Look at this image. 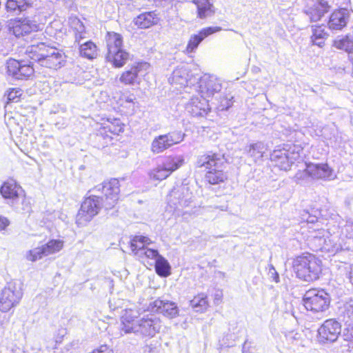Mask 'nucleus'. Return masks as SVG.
Segmentation results:
<instances>
[{
  "instance_id": "obj_1",
  "label": "nucleus",
  "mask_w": 353,
  "mask_h": 353,
  "mask_svg": "<svg viewBox=\"0 0 353 353\" xmlns=\"http://www.w3.org/2000/svg\"><path fill=\"white\" fill-rule=\"evenodd\" d=\"M225 164L226 159L223 154L212 152L201 155L196 163L197 168H204L207 170L205 179L212 185L223 183L227 180L228 176L223 171Z\"/></svg>"
},
{
  "instance_id": "obj_2",
  "label": "nucleus",
  "mask_w": 353,
  "mask_h": 353,
  "mask_svg": "<svg viewBox=\"0 0 353 353\" xmlns=\"http://www.w3.org/2000/svg\"><path fill=\"white\" fill-rule=\"evenodd\" d=\"M26 54L30 59L38 62L40 65L57 70L62 66L63 55L57 49L39 42L29 46Z\"/></svg>"
},
{
  "instance_id": "obj_3",
  "label": "nucleus",
  "mask_w": 353,
  "mask_h": 353,
  "mask_svg": "<svg viewBox=\"0 0 353 353\" xmlns=\"http://www.w3.org/2000/svg\"><path fill=\"white\" fill-rule=\"evenodd\" d=\"M159 319L151 315L137 319L123 318L121 331L125 334L134 333L142 337H153L160 329Z\"/></svg>"
},
{
  "instance_id": "obj_4",
  "label": "nucleus",
  "mask_w": 353,
  "mask_h": 353,
  "mask_svg": "<svg viewBox=\"0 0 353 353\" xmlns=\"http://www.w3.org/2000/svg\"><path fill=\"white\" fill-rule=\"evenodd\" d=\"M293 269L300 279L307 282L316 281L321 272V261L310 254L299 256L293 261Z\"/></svg>"
},
{
  "instance_id": "obj_5",
  "label": "nucleus",
  "mask_w": 353,
  "mask_h": 353,
  "mask_svg": "<svg viewBox=\"0 0 353 353\" xmlns=\"http://www.w3.org/2000/svg\"><path fill=\"white\" fill-rule=\"evenodd\" d=\"M303 301L307 310L324 312L330 307L331 296L323 289H310L305 293Z\"/></svg>"
},
{
  "instance_id": "obj_6",
  "label": "nucleus",
  "mask_w": 353,
  "mask_h": 353,
  "mask_svg": "<svg viewBox=\"0 0 353 353\" xmlns=\"http://www.w3.org/2000/svg\"><path fill=\"white\" fill-rule=\"evenodd\" d=\"M23 296L21 284L12 281L7 283L0 294V310L7 312L17 306Z\"/></svg>"
},
{
  "instance_id": "obj_7",
  "label": "nucleus",
  "mask_w": 353,
  "mask_h": 353,
  "mask_svg": "<svg viewBox=\"0 0 353 353\" xmlns=\"http://www.w3.org/2000/svg\"><path fill=\"white\" fill-rule=\"evenodd\" d=\"M92 191L101 192L105 197V199H103L104 208L106 210H110L116 205L119 199V181L117 179H112L109 181L97 185Z\"/></svg>"
},
{
  "instance_id": "obj_8",
  "label": "nucleus",
  "mask_w": 353,
  "mask_h": 353,
  "mask_svg": "<svg viewBox=\"0 0 353 353\" xmlns=\"http://www.w3.org/2000/svg\"><path fill=\"white\" fill-rule=\"evenodd\" d=\"M341 332V324L335 319L325 320L318 329L317 340L321 344L336 341Z\"/></svg>"
},
{
  "instance_id": "obj_9",
  "label": "nucleus",
  "mask_w": 353,
  "mask_h": 353,
  "mask_svg": "<svg viewBox=\"0 0 353 353\" xmlns=\"http://www.w3.org/2000/svg\"><path fill=\"white\" fill-rule=\"evenodd\" d=\"M104 208L103 197L98 195H90L86 197L81 203L78 213L79 220L90 221Z\"/></svg>"
},
{
  "instance_id": "obj_10",
  "label": "nucleus",
  "mask_w": 353,
  "mask_h": 353,
  "mask_svg": "<svg viewBox=\"0 0 353 353\" xmlns=\"http://www.w3.org/2000/svg\"><path fill=\"white\" fill-rule=\"evenodd\" d=\"M192 192L188 187L179 185L174 188L168 197V205L174 210L187 207L192 202Z\"/></svg>"
},
{
  "instance_id": "obj_11",
  "label": "nucleus",
  "mask_w": 353,
  "mask_h": 353,
  "mask_svg": "<svg viewBox=\"0 0 353 353\" xmlns=\"http://www.w3.org/2000/svg\"><path fill=\"white\" fill-rule=\"evenodd\" d=\"M32 62L10 59L7 61V74L14 79H24L34 74Z\"/></svg>"
},
{
  "instance_id": "obj_12",
  "label": "nucleus",
  "mask_w": 353,
  "mask_h": 353,
  "mask_svg": "<svg viewBox=\"0 0 353 353\" xmlns=\"http://www.w3.org/2000/svg\"><path fill=\"white\" fill-rule=\"evenodd\" d=\"M299 157L298 154H294L285 148H279L274 150L270 154V160L274 163L275 166L281 170L287 171L290 169L294 161Z\"/></svg>"
},
{
  "instance_id": "obj_13",
  "label": "nucleus",
  "mask_w": 353,
  "mask_h": 353,
  "mask_svg": "<svg viewBox=\"0 0 353 353\" xmlns=\"http://www.w3.org/2000/svg\"><path fill=\"white\" fill-rule=\"evenodd\" d=\"M222 89L219 79L212 75L205 74L200 79L199 90L201 96L208 99L219 93Z\"/></svg>"
},
{
  "instance_id": "obj_14",
  "label": "nucleus",
  "mask_w": 353,
  "mask_h": 353,
  "mask_svg": "<svg viewBox=\"0 0 353 353\" xmlns=\"http://www.w3.org/2000/svg\"><path fill=\"white\" fill-rule=\"evenodd\" d=\"M331 6L325 0H316L311 6H306L303 12L310 19V21L316 22L321 19L325 14L330 12Z\"/></svg>"
},
{
  "instance_id": "obj_15",
  "label": "nucleus",
  "mask_w": 353,
  "mask_h": 353,
  "mask_svg": "<svg viewBox=\"0 0 353 353\" xmlns=\"http://www.w3.org/2000/svg\"><path fill=\"white\" fill-rule=\"evenodd\" d=\"M185 110L194 117H203L210 110L209 100L203 96L194 97L187 103Z\"/></svg>"
},
{
  "instance_id": "obj_16",
  "label": "nucleus",
  "mask_w": 353,
  "mask_h": 353,
  "mask_svg": "<svg viewBox=\"0 0 353 353\" xmlns=\"http://www.w3.org/2000/svg\"><path fill=\"white\" fill-rule=\"evenodd\" d=\"M154 312L162 314L163 316L173 319L179 315V308L176 304L168 300L157 299L150 303Z\"/></svg>"
},
{
  "instance_id": "obj_17",
  "label": "nucleus",
  "mask_w": 353,
  "mask_h": 353,
  "mask_svg": "<svg viewBox=\"0 0 353 353\" xmlns=\"http://www.w3.org/2000/svg\"><path fill=\"white\" fill-rule=\"evenodd\" d=\"M21 187L14 180L4 182L0 188V194L4 199L8 201V204H14L19 197Z\"/></svg>"
},
{
  "instance_id": "obj_18",
  "label": "nucleus",
  "mask_w": 353,
  "mask_h": 353,
  "mask_svg": "<svg viewBox=\"0 0 353 353\" xmlns=\"http://www.w3.org/2000/svg\"><path fill=\"white\" fill-rule=\"evenodd\" d=\"M349 15V12L346 9L342 8L334 11L327 23L329 28L334 30H342L347 25Z\"/></svg>"
},
{
  "instance_id": "obj_19",
  "label": "nucleus",
  "mask_w": 353,
  "mask_h": 353,
  "mask_svg": "<svg viewBox=\"0 0 353 353\" xmlns=\"http://www.w3.org/2000/svg\"><path fill=\"white\" fill-rule=\"evenodd\" d=\"M221 30L220 27H208L202 29L199 34L191 36L186 47L187 53L193 52L205 37Z\"/></svg>"
},
{
  "instance_id": "obj_20",
  "label": "nucleus",
  "mask_w": 353,
  "mask_h": 353,
  "mask_svg": "<svg viewBox=\"0 0 353 353\" xmlns=\"http://www.w3.org/2000/svg\"><path fill=\"white\" fill-rule=\"evenodd\" d=\"M144 65L143 63H137L123 72L119 78L120 82L125 85L139 83L141 81V68Z\"/></svg>"
},
{
  "instance_id": "obj_21",
  "label": "nucleus",
  "mask_w": 353,
  "mask_h": 353,
  "mask_svg": "<svg viewBox=\"0 0 353 353\" xmlns=\"http://www.w3.org/2000/svg\"><path fill=\"white\" fill-rule=\"evenodd\" d=\"M37 25L31 20L25 18L19 19L13 26V34L17 37H24L36 31Z\"/></svg>"
},
{
  "instance_id": "obj_22",
  "label": "nucleus",
  "mask_w": 353,
  "mask_h": 353,
  "mask_svg": "<svg viewBox=\"0 0 353 353\" xmlns=\"http://www.w3.org/2000/svg\"><path fill=\"white\" fill-rule=\"evenodd\" d=\"M307 172L316 179H330L332 177V170L327 164L307 165Z\"/></svg>"
},
{
  "instance_id": "obj_23",
  "label": "nucleus",
  "mask_w": 353,
  "mask_h": 353,
  "mask_svg": "<svg viewBox=\"0 0 353 353\" xmlns=\"http://www.w3.org/2000/svg\"><path fill=\"white\" fill-rule=\"evenodd\" d=\"M108 61L112 63L116 68L123 66L128 60L130 59V54L123 48L112 52H108L106 54Z\"/></svg>"
},
{
  "instance_id": "obj_24",
  "label": "nucleus",
  "mask_w": 353,
  "mask_h": 353,
  "mask_svg": "<svg viewBox=\"0 0 353 353\" xmlns=\"http://www.w3.org/2000/svg\"><path fill=\"white\" fill-rule=\"evenodd\" d=\"M32 6L30 0H7L6 8L8 12L18 15Z\"/></svg>"
},
{
  "instance_id": "obj_25",
  "label": "nucleus",
  "mask_w": 353,
  "mask_h": 353,
  "mask_svg": "<svg viewBox=\"0 0 353 353\" xmlns=\"http://www.w3.org/2000/svg\"><path fill=\"white\" fill-rule=\"evenodd\" d=\"M159 21V18L154 12H144L137 17L134 22L135 25L139 28H148L152 26L157 24Z\"/></svg>"
},
{
  "instance_id": "obj_26",
  "label": "nucleus",
  "mask_w": 353,
  "mask_h": 353,
  "mask_svg": "<svg viewBox=\"0 0 353 353\" xmlns=\"http://www.w3.org/2000/svg\"><path fill=\"white\" fill-rule=\"evenodd\" d=\"M184 163V158L181 155H173L165 157L161 163L164 169L172 174Z\"/></svg>"
},
{
  "instance_id": "obj_27",
  "label": "nucleus",
  "mask_w": 353,
  "mask_h": 353,
  "mask_svg": "<svg viewBox=\"0 0 353 353\" xmlns=\"http://www.w3.org/2000/svg\"><path fill=\"white\" fill-rule=\"evenodd\" d=\"M207 298V295L205 294H199L190 301V305L194 312L203 313L205 312L209 307Z\"/></svg>"
},
{
  "instance_id": "obj_28",
  "label": "nucleus",
  "mask_w": 353,
  "mask_h": 353,
  "mask_svg": "<svg viewBox=\"0 0 353 353\" xmlns=\"http://www.w3.org/2000/svg\"><path fill=\"white\" fill-rule=\"evenodd\" d=\"M106 43L108 52H114V51L122 49L123 38L118 33L108 32Z\"/></svg>"
},
{
  "instance_id": "obj_29",
  "label": "nucleus",
  "mask_w": 353,
  "mask_h": 353,
  "mask_svg": "<svg viewBox=\"0 0 353 353\" xmlns=\"http://www.w3.org/2000/svg\"><path fill=\"white\" fill-rule=\"evenodd\" d=\"M151 243V240L146 236H135L130 241V248L134 254L138 257V252L141 250L147 248V245Z\"/></svg>"
},
{
  "instance_id": "obj_30",
  "label": "nucleus",
  "mask_w": 353,
  "mask_h": 353,
  "mask_svg": "<svg viewBox=\"0 0 353 353\" xmlns=\"http://www.w3.org/2000/svg\"><path fill=\"white\" fill-rule=\"evenodd\" d=\"M114 122H109L103 128V131H100L101 135L105 134L107 137L112 139L110 134L118 135L123 131V125L119 119H114Z\"/></svg>"
},
{
  "instance_id": "obj_31",
  "label": "nucleus",
  "mask_w": 353,
  "mask_h": 353,
  "mask_svg": "<svg viewBox=\"0 0 353 353\" xmlns=\"http://www.w3.org/2000/svg\"><path fill=\"white\" fill-rule=\"evenodd\" d=\"M339 316L347 325L353 323V299H350L340 309Z\"/></svg>"
},
{
  "instance_id": "obj_32",
  "label": "nucleus",
  "mask_w": 353,
  "mask_h": 353,
  "mask_svg": "<svg viewBox=\"0 0 353 353\" xmlns=\"http://www.w3.org/2000/svg\"><path fill=\"white\" fill-rule=\"evenodd\" d=\"M79 52L81 56L92 59L97 56V47L92 41H88L80 44Z\"/></svg>"
},
{
  "instance_id": "obj_33",
  "label": "nucleus",
  "mask_w": 353,
  "mask_h": 353,
  "mask_svg": "<svg viewBox=\"0 0 353 353\" xmlns=\"http://www.w3.org/2000/svg\"><path fill=\"white\" fill-rule=\"evenodd\" d=\"M156 272L161 276L166 277L170 274L171 267L168 261L161 255L155 260Z\"/></svg>"
},
{
  "instance_id": "obj_34",
  "label": "nucleus",
  "mask_w": 353,
  "mask_h": 353,
  "mask_svg": "<svg viewBox=\"0 0 353 353\" xmlns=\"http://www.w3.org/2000/svg\"><path fill=\"white\" fill-rule=\"evenodd\" d=\"M195 3L197 6L198 16L201 19H205L214 13L213 6L208 0H198Z\"/></svg>"
},
{
  "instance_id": "obj_35",
  "label": "nucleus",
  "mask_w": 353,
  "mask_h": 353,
  "mask_svg": "<svg viewBox=\"0 0 353 353\" xmlns=\"http://www.w3.org/2000/svg\"><path fill=\"white\" fill-rule=\"evenodd\" d=\"M169 148L164 134L155 137L151 144V151L155 154L161 153Z\"/></svg>"
},
{
  "instance_id": "obj_36",
  "label": "nucleus",
  "mask_w": 353,
  "mask_h": 353,
  "mask_svg": "<svg viewBox=\"0 0 353 353\" xmlns=\"http://www.w3.org/2000/svg\"><path fill=\"white\" fill-rule=\"evenodd\" d=\"M266 150L265 145L262 142H257L250 145L248 150L249 154L256 161L263 158V154Z\"/></svg>"
},
{
  "instance_id": "obj_37",
  "label": "nucleus",
  "mask_w": 353,
  "mask_h": 353,
  "mask_svg": "<svg viewBox=\"0 0 353 353\" xmlns=\"http://www.w3.org/2000/svg\"><path fill=\"white\" fill-rule=\"evenodd\" d=\"M333 46L337 49L350 53L353 51V39L348 36L337 39L334 41Z\"/></svg>"
},
{
  "instance_id": "obj_38",
  "label": "nucleus",
  "mask_w": 353,
  "mask_h": 353,
  "mask_svg": "<svg viewBox=\"0 0 353 353\" xmlns=\"http://www.w3.org/2000/svg\"><path fill=\"white\" fill-rule=\"evenodd\" d=\"M170 148L183 141L186 134L181 130H174L164 134Z\"/></svg>"
},
{
  "instance_id": "obj_39",
  "label": "nucleus",
  "mask_w": 353,
  "mask_h": 353,
  "mask_svg": "<svg viewBox=\"0 0 353 353\" xmlns=\"http://www.w3.org/2000/svg\"><path fill=\"white\" fill-rule=\"evenodd\" d=\"M42 247L48 256L60 251L63 248V242L60 240H51Z\"/></svg>"
},
{
  "instance_id": "obj_40",
  "label": "nucleus",
  "mask_w": 353,
  "mask_h": 353,
  "mask_svg": "<svg viewBox=\"0 0 353 353\" xmlns=\"http://www.w3.org/2000/svg\"><path fill=\"white\" fill-rule=\"evenodd\" d=\"M160 254L157 250L145 248V250H141L138 252V257L141 260L145 259H154V261L159 256Z\"/></svg>"
},
{
  "instance_id": "obj_41",
  "label": "nucleus",
  "mask_w": 353,
  "mask_h": 353,
  "mask_svg": "<svg viewBox=\"0 0 353 353\" xmlns=\"http://www.w3.org/2000/svg\"><path fill=\"white\" fill-rule=\"evenodd\" d=\"M171 174L164 169L163 166L159 165L157 168L151 172V177L157 180H163L168 177Z\"/></svg>"
},
{
  "instance_id": "obj_42",
  "label": "nucleus",
  "mask_w": 353,
  "mask_h": 353,
  "mask_svg": "<svg viewBox=\"0 0 353 353\" xmlns=\"http://www.w3.org/2000/svg\"><path fill=\"white\" fill-rule=\"evenodd\" d=\"M47 256L43 247L36 248L29 252V254L27 258L29 261H35L41 259L42 257Z\"/></svg>"
},
{
  "instance_id": "obj_43",
  "label": "nucleus",
  "mask_w": 353,
  "mask_h": 353,
  "mask_svg": "<svg viewBox=\"0 0 353 353\" xmlns=\"http://www.w3.org/2000/svg\"><path fill=\"white\" fill-rule=\"evenodd\" d=\"M328 34L325 31V28L323 26H315L312 29V36L311 38L321 39V40H325L327 37Z\"/></svg>"
},
{
  "instance_id": "obj_44",
  "label": "nucleus",
  "mask_w": 353,
  "mask_h": 353,
  "mask_svg": "<svg viewBox=\"0 0 353 353\" xmlns=\"http://www.w3.org/2000/svg\"><path fill=\"white\" fill-rule=\"evenodd\" d=\"M232 104L230 99H224L221 104L219 105L218 109L221 111L227 110Z\"/></svg>"
},
{
  "instance_id": "obj_45",
  "label": "nucleus",
  "mask_w": 353,
  "mask_h": 353,
  "mask_svg": "<svg viewBox=\"0 0 353 353\" xmlns=\"http://www.w3.org/2000/svg\"><path fill=\"white\" fill-rule=\"evenodd\" d=\"M92 352L94 353H113L112 350L107 345H102Z\"/></svg>"
},
{
  "instance_id": "obj_46",
  "label": "nucleus",
  "mask_w": 353,
  "mask_h": 353,
  "mask_svg": "<svg viewBox=\"0 0 353 353\" xmlns=\"http://www.w3.org/2000/svg\"><path fill=\"white\" fill-rule=\"evenodd\" d=\"M269 274L272 278L273 281H274L276 283L279 282V274L276 272L275 268L272 265L269 270Z\"/></svg>"
},
{
  "instance_id": "obj_47",
  "label": "nucleus",
  "mask_w": 353,
  "mask_h": 353,
  "mask_svg": "<svg viewBox=\"0 0 353 353\" xmlns=\"http://www.w3.org/2000/svg\"><path fill=\"white\" fill-rule=\"evenodd\" d=\"M310 176L309 173L307 172V168L303 171H299L298 172L295 176L294 179L296 181L301 180L305 179V177Z\"/></svg>"
},
{
  "instance_id": "obj_48",
  "label": "nucleus",
  "mask_w": 353,
  "mask_h": 353,
  "mask_svg": "<svg viewBox=\"0 0 353 353\" xmlns=\"http://www.w3.org/2000/svg\"><path fill=\"white\" fill-rule=\"evenodd\" d=\"M10 224L9 220L3 216H0V231L3 230Z\"/></svg>"
},
{
  "instance_id": "obj_49",
  "label": "nucleus",
  "mask_w": 353,
  "mask_h": 353,
  "mask_svg": "<svg viewBox=\"0 0 353 353\" xmlns=\"http://www.w3.org/2000/svg\"><path fill=\"white\" fill-rule=\"evenodd\" d=\"M349 327L347 328V334L346 335V340H350L353 341V323L351 325H347Z\"/></svg>"
},
{
  "instance_id": "obj_50",
  "label": "nucleus",
  "mask_w": 353,
  "mask_h": 353,
  "mask_svg": "<svg viewBox=\"0 0 353 353\" xmlns=\"http://www.w3.org/2000/svg\"><path fill=\"white\" fill-rule=\"evenodd\" d=\"M182 77H181V70L180 69H176L173 72V79L177 80V78Z\"/></svg>"
},
{
  "instance_id": "obj_51",
  "label": "nucleus",
  "mask_w": 353,
  "mask_h": 353,
  "mask_svg": "<svg viewBox=\"0 0 353 353\" xmlns=\"http://www.w3.org/2000/svg\"><path fill=\"white\" fill-rule=\"evenodd\" d=\"M314 44L317 45L319 47H322L324 44V40H321V39H314V38H311Z\"/></svg>"
},
{
  "instance_id": "obj_52",
  "label": "nucleus",
  "mask_w": 353,
  "mask_h": 353,
  "mask_svg": "<svg viewBox=\"0 0 353 353\" xmlns=\"http://www.w3.org/2000/svg\"><path fill=\"white\" fill-rule=\"evenodd\" d=\"M83 31H80L78 33H76L75 34V38H76V41L79 43L80 42V39H83Z\"/></svg>"
},
{
  "instance_id": "obj_53",
  "label": "nucleus",
  "mask_w": 353,
  "mask_h": 353,
  "mask_svg": "<svg viewBox=\"0 0 353 353\" xmlns=\"http://www.w3.org/2000/svg\"><path fill=\"white\" fill-rule=\"evenodd\" d=\"M350 282L353 285V265L351 266L350 271L349 273Z\"/></svg>"
},
{
  "instance_id": "obj_54",
  "label": "nucleus",
  "mask_w": 353,
  "mask_h": 353,
  "mask_svg": "<svg viewBox=\"0 0 353 353\" xmlns=\"http://www.w3.org/2000/svg\"><path fill=\"white\" fill-rule=\"evenodd\" d=\"M134 99L135 97L133 95H130L125 98V101L129 103H133Z\"/></svg>"
},
{
  "instance_id": "obj_55",
  "label": "nucleus",
  "mask_w": 353,
  "mask_h": 353,
  "mask_svg": "<svg viewBox=\"0 0 353 353\" xmlns=\"http://www.w3.org/2000/svg\"><path fill=\"white\" fill-rule=\"evenodd\" d=\"M16 93L17 92H15L14 94H14L13 92H10L8 94V99L10 100H13L16 97Z\"/></svg>"
},
{
  "instance_id": "obj_56",
  "label": "nucleus",
  "mask_w": 353,
  "mask_h": 353,
  "mask_svg": "<svg viewBox=\"0 0 353 353\" xmlns=\"http://www.w3.org/2000/svg\"><path fill=\"white\" fill-rule=\"evenodd\" d=\"M314 217H313L312 219H311V220L308 221L309 222H311V223H313L314 222Z\"/></svg>"
},
{
  "instance_id": "obj_57",
  "label": "nucleus",
  "mask_w": 353,
  "mask_h": 353,
  "mask_svg": "<svg viewBox=\"0 0 353 353\" xmlns=\"http://www.w3.org/2000/svg\"><path fill=\"white\" fill-rule=\"evenodd\" d=\"M223 237H224V235H223V234L216 236V238H223Z\"/></svg>"
},
{
  "instance_id": "obj_58",
  "label": "nucleus",
  "mask_w": 353,
  "mask_h": 353,
  "mask_svg": "<svg viewBox=\"0 0 353 353\" xmlns=\"http://www.w3.org/2000/svg\"><path fill=\"white\" fill-rule=\"evenodd\" d=\"M80 28L81 29V30H83V26L82 24L80 25Z\"/></svg>"
}]
</instances>
